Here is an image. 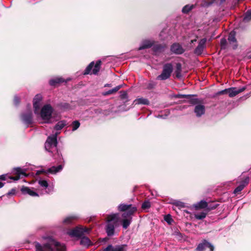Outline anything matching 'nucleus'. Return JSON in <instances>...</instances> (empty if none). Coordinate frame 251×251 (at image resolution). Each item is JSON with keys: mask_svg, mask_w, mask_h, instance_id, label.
<instances>
[{"mask_svg": "<svg viewBox=\"0 0 251 251\" xmlns=\"http://www.w3.org/2000/svg\"><path fill=\"white\" fill-rule=\"evenodd\" d=\"M121 87H122L121 85L117 86L116 87H115L113 89L109 90H108V91H107L106 92H105L103 93L102 95L103 96H107V95H108L112 94L117 92Z\"/></svg>", "mask_w": 251, "mask_h": 251, "instance_id": "obj_28", "label": "nucleus"}, {"mask_svg": "<svg viewBox=\"0 0 251 251\" xmlns=\"http://www.w3.org/2000/svg\"><path fill=\"white\" fill-rule=\"evenodd\" d=\"M173 71V66L171 63L165 64L160 75L156 77L157 80H165L170 78Z\"/></svg>", "mask_w": 251, "mask_h": 251, "instance_id": "obj_4", "label": "nucleus"}, {"mask_svg": "<svg viewBox=\"0 0 251 251\" xmlns=\"http://www.w3.org/2000/svg\"><path fill=\"white\" fill-rule=\"evenodd\" d=\"M191 95H177L176 96V98L181 99V98H186L189 99L191 98Z\"/></svg>", "mask_w": 251, "mask_h": 251, "instance_id": "obj_41", "label": "nucleus"}, {"mask_svg": "<svg viewBox=\"0 0 251 251\" xmlns=\"http://www.w3.org/2000/svg\"><path fill=\"white\" fill-rule=\"evenodd\" d=\"M206 42V38H203L200 41L198 46L195 50L194 52L195 54L200 55L202 53L205 47Z\"/></svg>", "mask_w": 251, "mask_h": 251, "instance_id": "obj_15", "label": "nucleus"}, {"mask_svg": "<svg viewBox=\"0 0 251 251\" xmlns=\"http://www.w3.org/2000/svg\"><path fill=\"white\" fill-rule=\"evenodd\" d=\"M165 220L169 224L171 223V220H172L170 216H167L165 218Z\"/></svg>", "mask_w": 251, "mask_h": 251, "instance_id": "obj_46", "label": "nucleus"}, {"mask_svg": "<svg viewBox=\"0 0 251 251\" xmlns=\"http://www.w3.org/2000/svg\"><path fill=\"white\" fill-rule=\"evenodd\" d=\"M164 48V47L161 45H156L153 47V49L155 51H161Z\"/></svg>", "mask_w": 251, "mask_h": 251, "instance_id": "obj_39", "label": "nucleus"}, {"mask_svg": "<svg viewBox=\"0 0 251 251\" xmlns=\"http://www.w3.org/2000/svg\"><path fill=\"white\" fill-rule=\"evenodd\" d=\"M63 167L61 165H59L57 167L55 166H52V167L49 168L48 170H41L39 171H37V174L39 175L41 174L42 173H50V174H56V173L60 172L62 169Z\"/></svg>", "mask_w": 251, "mask_h": 251, "instance_id": "obj_14", "label": "nucleus"}, {"mask_svg": "<svg viewBox=\"0 0 251 251\" xmlns=\"http://www.w3.org/2000/svg\"><path fill=\"white\" fill-rule=\"evenodd\" d=\"M135 104H144L148 105L150 103L149 100L147 99L140 98L135 99L134 100Z\"/></svg>", "mask_w": 251, "mask_h": 251, "instance_id": "obj_24", "label": "nucleus"}, {"mask_svg": "<svg viewBox=\"0 0 251 251\" xmlns=\"http://www.w3.org/2000/svg\"><path fill=\"white\" fill-rule=\"evenodd\" d=\"M80 243L82 245L89 246L91 245V241L88 237H83L81 238Z\"/></svg>", "mask_w": 251, "mask_h": 251, "instance_id": "obj_30", "label": "nucleus"}, {"mask_svg": "<svg viewBox=\"0 0 251 251\" xmlns=\"http://www.w3.org/2000/svg\"><path fill=\"white\" fill-rule=\"evenodd\" d=\"M153 45V42L150 40H145L142 42L138 50H142L151 48Z\"/></svg>", "mask_w": 251, "mask_h": 251, "instance_id": "obj_20", "label": "nucleus"}, {"mask_svg": "<svg viewBox=\"0 0 251 251\" xmlns=\"http://www.w3.org/2000/svg\"><path fill=\"white\" fill-rule=\"evenodd\" d=\"M64 80L62 77H56L51 79L50 80V84L51 86H54L58 83L63 82Z\"/></svg>", "mask_w": 251, "mask_h": 251, "instance_id": "obj_26", "label": "nucleus"}, {"mask_svg": "<svg viewBox=\"0 0 251 251\" xmlns=\"http://www.w3.org/2000/svg\"><path fill=\"white\" fill-rule=\"evenodd\" d=\"M181 70V65L180 63H177L176 65V75L177 77L179 76Z\"/></svg>", "mask_w": 251, "mask_h": 251, "instance_id": "obj_36", "label": "nucleus"}, {"mask_svg": "<svg viewBox=\"0 0 251 251\" xmlns=\"http://www.w3.org/2000/svg\"><path fill=\"white\" fill-rule=\"evenodd\" d=\"M132 220L131 216L124 218L122 221V226L124 228L126 229L130 225Z\"/></svg>", "mask_w": 251, "mask_h": 251, "instance_id": "obj_25", "label": "nucleus"}, {"mask_svg": "<svg viewBox=\"0 0 251 251\" xmlns=\"http://www.w3.org/2000/svg\"><path fill=\"white\" fill-rule=\"evenodd\" d=\"M127 93L126 92H123L122 94L121 95V98L122 99L127 98Z\"/></svg>", "mask_w": 251, "mask_h": 251, "instance_id": "obj_45", "label": "nucleus"}, {"mask_svg": "<svg viewBox=\"0 0 251 251\" xmlns=\"http://www.w3.org/2000/svg\"><path fill=\"white\" fill-rule=\"evenodd\" d=\"M222 49H226L227 48V41L225 38H222L220 42Z\"/></svg>", "mask_w": 251, "mask_h": 251, "instance_id": "obj_35", "label": "nucleus"}, {"mask_svg": "<svg viewBox=\"0 0 251 251\" xmlns=\"http://www.w3.org/2000/svg\"><path fill=\"white\" fill-rule=\"evenodd\" d=\"M21 191L24 194H28L29 195L32 197H38L39 196L38 194L34 191L32 189H30L27 187H23L21 188Z\"/></svg>", "mask_w": 251, "mask_h": 251, "instance_id": "obj_21", "label": "nucleus"}, {"mask_svg": "<svg viewBox=\"0 0 251 251\" xmlns=\"http://www.w3.org/2000/svg\"><path fill=\"white\" fill-rule=\"evenodd\" d=\"M196 39H195V40H193L191 41V43H194V42H196Z\"/></svg>", "mask_w": 251, "mask_h": 251, "instance_id": "obj_48", "label": "nucleus"}, {"mask_svg": "<svg viewBox=\"0 0 251 251\" xmlns=\"http://www.w3.org/2000/svg\"><path fill=\"white\" fill-rule=\"evenodd\" d=\"M151 206L150 202L149 201H146L142 204V208L143 209L149 208Z\"/></svg>", "mask_w": 251, "mask_h": 251, "instance_id": "obj_40", "label": "nucleus"}, {"mask_svg": "<svg viewBox=\"0 0 251 251\" xmlns=\"http://www.w3.org/2000/svg\"><path fill=\"white\" fill-rule=\"evenodd\" d=\"M206 248H209L210 251H213L214 247L209 242L204 240L202 243H200L196 248L197 251H204Z\"/></svg>", "mask_w": 251, "mask_h": 251, "instance_id": "obj_13", "label": "nucleus"}, {"mask_svg": "<svg viewBox=\"0 0 251 251\" xmlns=\"http://www.w3.org/2000/svg\"><path fill=\"white\" fill-rule=\"evenodd\" d=\"M171 51L176 54H181L184 52V50L178 43H174L171 47Z\"/></svg>", "mask_w": 251, "mask_h": 251, "instance_id": "obj_17", "label": "nucleus"}, {"mask_svg": "<svg viewBox=\"0 0 251 251\" xmlns=\"http://www.w3.org/2000/svg\"><path fill=\"white\" fill-rule=\"evenodd\" d=\"M174 235L178 240H181L182 238V234L179 231H175Z\"/></svg>", "mask_w": 251, "mask_h": 251, "instance_id": "obj_42", "label": "nucleus"}, {"mask_svg": "<svg viewBox=\"0 0 251 251\" xmlns=\"http://www.w3.org/2000/svg\"><path fill=\"white\" fill-rule=\"evenodd\" d=\"M58 134V133L56 132L55 134L48 137L45 144V148L49 152H53L54 151H56L57 154H59L58 151L57 150V136Z\"/></svg>", "mask_w": 251, "mask_h": 251, "instance_id": "obj_3", "label": "nucleus"}, {"mask_svg": "<svg viewBox=\"0 0 251 251\" xmlns=\"http://www.w3.org/2000/svg\"><path fill=\"white\" fill-rule=\"evenodd\" d=\"M38 182L39 185L45 190L46 193L49 194L53 192V186L49 185L47 180L44 179H40Z\"/></svg>", "mask_w": 251, "mask_h": 251, "instance_id": "obj_11", "label": "nucleus"}, {"mask_svg": "<svg viewBox=\"0 0 251 251\" xmlns=\"http://www.w3.org/2000/svg\"><path fill=\"white\" fill-rule=\"evenodd\" d=\"M196 209L205 208L207 206V203L205 201H201L194 205Z\"/></svg>", "mask_w": 251, "mask_h": 251, "instance_id": "obj_27", "label": "nucleus"}, {"mask_svg": "<svg viewBox=\"0 0 251 251\" xmlns=\"http://www.w3.org/2000/svg\"><path fill=\"white\" fill-rule=\"evenodd\" d=\"M105 231L108 236H113L115 229L119 226L120 217L118 213L112 214L107 217Z\"/></svg>", "mask_w": 251, "mask_h": 251, "instance_id": "obj_2", "label": "nucleus"}, {"mask_svg": "<svg viewBox=\"0 0 251 251\" xmlns=\"http://www.w3.org/2000/svg\"><path fill=\"white\" fill-rule=\"evenodd\" d=\"M14 174L16 175V176L14 177H9V178L11 179L14 180H19L21 176H26V175L24 172V170H22L20 168H17L14 170ZM8 177V176L6 174L2 175L0 176V180H6Z\"/></svg>", "mask_w": 251, "mask_h": 251, "instance_id": "obj_8", "label": "nucleus"}, {"mask_svg": "<svg viewBox=\"0 0 251 251\" xmlns=\"http://www.w3.org/2000/svg\"><path fill=\"white\" fill-rule=\"evenodd\" d=\"M66 125V122L65 121H60L58 122L54 127V129L56 130H59L63 128Z\"/></svg>", "mask_w": 251, "mask_h": 251, "instance_id": "obj_29", "label": "nucleus"}, {"mask_svg": "<svg viewBox=\"0 0 251 251\" xmlns=\"http://www.w3.org/2000/svg\"><path fill=\"white\" fill-rule=\"evenodd\" d=\"M245 90V87H243L240 88H236L235 87H231L228 88V94L229 97L232 98L235 97L240 93L244 91Z\"/></svg>", "mask_w": 251, "mask_h": 251, "instance_id": "obj_19", "label": "nucleus"}, {"mask_svg": "<svg viewBox=\"0 0 251 251\" xmlns=\"http://www.w3.org/2000/svg\"><path fill=\"white\" fill-rule=\"evenodd\" d=\"M101 64V62L100 60H98L96 62V64L94 65V62H91L89 65L87 67L85 71L84 75H87L89 74H93L94 75H96L100 71V65Z\"/></svg>", "mask_w": 251, "mask_h": 251, "instance_id": "obj_7", "label": "nucleus"}, {"mask_svg": "<svg viewBox=\"0 0 251 251\" xmlns=\"http://www.w3.org/2000/svg\"><path fill=\"white\" fill-rule=\"evenodd\" d=\"M194 112L197 117H201L204 114L205 107L203 105L198 104L195 106Z\"/></svg>", "mask_w": 251, "mask_h": 251, "instance_id": "obj_22", "label": "nucleus"}, {"mask_svg": "<svg viewBox=\"0 0 251 251\" xmlns=\"http://www.w3.org/2000/svg\"><path fill=\"white\" fill-rule=\"evenodd\" d=\"M77 218V217L75 216H68L63 220V223L65 224H71L74 220Z\"/></svg>", "mask_w": 251, "mask_h": 251, "instance_id": "obj_31", "label": "nucleus"}, {"mask_svg": "<svg viewBox=\"0 0 251 251\" xmlns=\"http://www.w3.org/2000/svg\"><path fill=\"white\" fill-rule=\"evenodd\" d=\"M4 185V183L0 182V188H2Z\"/></svg>", "mask_w": 251, "mask_h": 251, "instance_id": "obj_47", "label": "nucleus"}, {"mask_svg": "<svg viewBox=\"0 0 251 251\" xmlns=\"http://www.w3.org/2000/svg\"><path fill=\"white\" fill-rule=\"evenodd\" d=\"M118 209L120 211H124L122 214L123 218H126L127 217L131 216L137 210L135 206L131 204H121L118 206Z\"/></svg>", "mask_w": 251, "mask_h": 251, "instance_id": "obj_5", "label": "nucleus"}, {"mask_svg": "<svg viewBox=\"0 0 251 251\" xmlns=\"http://www.w3.org/2000/svg\"><path fill=\"white\" fill-rule=\"evenodd\" d=\"M72 126H73V131H75L80 126V123L77 121H75L73 122L72 123Z\"/></svg>", "mask_w": 251, "mask_h": 251, "instance_id": "obj_37", "label": "nucleus"}, {"mask_svg": "<svg viewBox=\"0 0 251 251\" xmlns=\"http://www.w3.org/2000/svg\"><path fill=\"white\" fill-rule=\"evenodd\" d=\"M36 251H65V247L52 238H50L46 240L42 245L37 243L35 245Z\"/></svg>", "mask_w": 251, "mask_h": 251, "instance_id": "obj_1", "label": "nucleus"}, {"mask_svg": "<svg viewBox=\"0 0 251 251\" xmlns=\"http://www.w3.org/2000/svg\"><path fill=\"white\" fill-rule=\"evenodd\" d=\"M225 0H223V1H225Z\"/></svg>", "mask_w": 251, "mask_h": 251, "instance_id": "obj_51", "label": "nucleus"}, {"mask_svg": "<svg viewBox=\"0 0 251 251\" xmlns=\"http://www.w3.org/2000/svg\"><path fill=\"white\" fill-rule=\"evenodd\" d=\"M251 20V11H248L245 14L243 18V21L245 22H247Z\"/></svg>", "mask_w": 251, "mask_h": 251, "instance_id": "obj_33", "label": "nucleus"}, {"mask_svg": "<svg viewBox=\"0 0 251 251\" xmlns=\"http://www.w3.org/2000/svg\"><path fill=\"white\" fill-rule=\"evenodd\" d=\"M225 94H228V89H226L225 90H222L218 93V94L219 95H224Z\"/></svg>", "mask_w": 251, "mask_h": 251, "instance_id": "obj_44", "label": "nucleus"}, {"mask_svg": "<svg viewBox=\"0 0 251 251\" xmlns=\"http://www.w3.org/2000/svg\"><path fill=\"white\" fill-rule=\"evenodd\" d=\"M249 177H247L243 182L240 185L237 187L234 191V194H237L240 192L245 187V185L249 183Z\"/></svg>", "mask_w": 251, "mask_h": 251, "instance_id": "obj_23", "label": "nucleus"}, {"mask_svg": "<svg viewBox=\"0 0 251 251\" xmlns=\"http://www.w3.org/2000/svg\"><path fill=\"white\" fill-rule=\"evenodd\" d=\"M173 204L180 208H183L185 207V203L180 201H176L173 203Z\"/></svg>", "mask_w": 251, "mask_h": 251, "instance_id": "obj_38", "label": "nucleus"}, {"mask_svg": "<svg viewBox=\"0 0 251 251\" xmlns=\"http://www.w3.org/2000/svg\"><path fill=\"white\" fill-rule=\"evenodd\" d=\"M14 104L16 105H18L19 103V102H20V99H19V98L18 97L15 96L14 97Z\"/></svg>", "mask_w": 251, "mask_h": 251, "instance_id": "obj_43", "label": "nucleus"}, {"mask_svg": "<svg viewBox=\"0 0 251 251\" xmlns=\"http://www.w3.org/2000/svg\"><path fill=\"white\" fill-rule=\"evenodd\" d=\"M193 7H194V6L193 5H186L183 7V8L182 9V11L184 13H187L189 11H190L191 9H192Z\"/></svg>", "mask_w": 251, "mask_h": 251, "instance_id": "obj_34", "label": "nucleus"}, {"mask_svg": "<svg viewBox=\"0 0 251 251\" xmlns=\"http://www.w3.org/2000/svg\"><path fill=\"white\" fill-rule=\"evenodd\" d=\"M23 122L28 126L32 123V114L30 110H28L25 113L22 115Z\"/></svg>", "mask_w": 251, "mask_h": 251, "instance_id": "obj_12", "label": "nucleus"}, {"mask_svg": "<svg viewBox=\"0 0 251 251\" xmlns=\"http://www.w3.org/2000/svg\"><path fill=\"white\" fill-rule=\"evenodd\" d=\"M53 109L50 104L44 105L41 110V117L46 123H49L51 118Z\"/></svg>", "mask_w": 251, "mask_h": 251, "instance_id": "obj_6", "label": "nucleus"}, {"mask_svg": "<svg viewBox=\"0 0 251 251\" xmlns=\"http://www.w3.org/2000/svg\"><path fill=\"white\" fill-rule=\"evenodd\" d=\"M102 251H127V245H121L113 246L109 245Z\"/></svg>", "mask_w": 251, "mask_h": 251, "instance_id": "obj_10", "label": "nucleus"}, {"mask_svg": "<svg viewBox=\"0 0 251 251\" xmlns=\"http://www.w3.org/2000/svg\"><path fill=\"white\" fill-rule=\"evenodd\" d=\"M206 214V213L202 212L200 213L196 214L195 215V217L198 220H202L205 218Z\"/></svg>", "mask_w": 251, "mask_h": 251, "instance_id": "obj_32", "label": "nucleus"}, {"mask_svg": "<svg viewBox=\"0 0 251 251\" xmlns=\"http://www.w3.org/2000/svg\"><path fill=\"white\" fill-rule=\"evenodd\" d=\"M105 86H110V84H106L105 85Z\"/></svg>", "mask_w": 251, "mask_h": 251, "instance_id": "obj_49", "label": "nucleus"}, {"mask_svg": "<svg viewBox=\"0 0 251 251\" xmlns=\"http://www.w3.org/2000/svg\"><path fill=\"white\" fill-rule=\"evenodd\" d=\"M90 229L87 228H76L68 232L71 236L80 237L85 232H89Z\"/></svg>", "mask_w": 251, "mask_h": 251, "instance_id": "obj_9", "label": "nucleus"}, {"mask_svg": "<svg viewBox=\"0 0 251 251\" xmlns=\"http://www.w3.org/2000/svg\"><path fill=\"white\" fill-rule=\"evenodd\" d=\"M42 100V96L41 94H37L35 96L33 100L35 113H37L39 111L40 106V101Z\"/></svg>", "mask_w": 251, "mask_h": 251, "instance_id": "obj_16", "label": "nucleus"}, {"mask_svg": "<svg viewBox=\"0 0 251 251\" xmlns=\"http://www.w3.org/2000/svg\"><path fill=\"white\" fill-rule=\"evenodd\" d=\"M228 40L230 45L234 50L236 49L237 47L236 39L235 38V32L233 31L230 32L228 35Z\"/></svg>", "mask_w": 251, "mask_h": 251, "instance_id": "obj_18", "label": "nucleus"}, {"mask_svg": "<svg viewBox=\"0 0 251 251\" xmlns=\"http://www.w3.org/2000/svg\"><path fill=\"white\" fill-rule=\"evenodd\" d=\"M192 103H195V102L194 101V100H193L192 102Z\"/></svg>", "mask_w": 251, "mask_h": 251, "instance_id": "obj_50", "label": "nucleus"}]
</instances>
